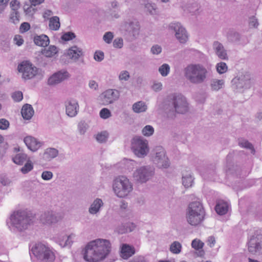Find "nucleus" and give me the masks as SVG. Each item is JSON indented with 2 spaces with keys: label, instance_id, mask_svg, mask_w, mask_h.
Listing matches in <instances>:
<instances>
[{
  "label": "nucleus",
  "instance_id": "nucleus-1",
  "mask_svg": "<svg viewBox=\"0 0 262 262\" xmlns=\"http://www.w3.org/2000/svg\"><path fill=\"white\" fill-rule=\"evenodd\" d=\"M111 251V244L107 239H96L85 247L83 258L88 262H98L105 259Z\"/></svg>",
  "mask_w": 262,
  "mask_h": 262
},
{
  "label": "nucleus",
  "instance_id": "nucleus-2",
  "mask_svg": "<svg viewBox=\"0 0 262 262\" xmlns=\"http://www.w3.org/2000/svg\"><path fill=\"white\" fill-rule=\"evenodd\" d=\"M205 211L202 204L199 201L190 203L186 211V217L187 222L191 226L200 225L205 218Z\"/></svg>",
  "mask_w": 262,
  "mask_h": 262
},
{
  "label": "nucleus",
  "instance_id": "nucleus-3",
  "mask_svg": "<svg viewBox=\"0 0 262 262\" xmlns=\"http://www.w3.org/2000/svg\"><path fill=\"white\" fill-rule=\"evenodd\" d=\"M206 69L200 64H190L184 69V76L190 82L193 83L203 82L207 77Z\"/></svg>",
  "mask_w": 262,
  "mask_h": 262
},
{
  "label": "nucleus",
  "instance_id": "nucleus-4",
  "mask_svg": "<svg viewBox=\"0 0 262 262\" xmlns=\"http://www.w3.org/2000/svg\"><path fill=\"white\" fill-rule=\"evenodd\" d=\"M33 219L32 213L25 210L14 212L10 217L12 224L20 230L27 228L33 223Z\"/></svg>",
  "mask_w": 262,
  "mask_h": 262
},
{
  "label": "nucleus",
  "instance_id": "nucleus-5",
  "mask_svg": "<svg viewBox=\"0 0 262 262\" xmlns=\"http://www.w3.org/2000/svg\"><path fill=\"white\" fill-rule=\"evenodd\" d=\"M32 253L44 262H53L55 255L50 248L41 243L36 244L31 249Z\"/></svg>",
  "mask_w": 262,
  "mask_h": 262
},
{
  "label": "nucleus",
  "instance_id": "nucleus-6",
  "mask_svg": "<svg viewBox=\"0 0 262 262\" xmlns=\"http://www.w3.org/2000/svg\"><path fill=\"white\" fill-rule=\"evenodd\" d=\"M113 189L118 197L123 198L128 195L132 190L133 187L127 178L123 176H120L115 180Z\"/></svg>",
  "mask_w": 262,
  "mask_h": 262
},
{
  "label": "nucleus",
  "instance_id": "nucleus-7",
  "mask_svg": "<svg viewBox=\"0 0 262 262\" xmlns=\"http://www.w3.org/2000/svg\"><path fill=\"white\" fill-rule=\"evenodd\" d=\"M132 148L134 154L138 157H143L148 152L147 141L140 137L133 138L132 142Z\"/></svg>",
  "mask_w": 262,
  "mask_h": 262
},
{
  "label": "nucleus",
  "instance_id": "nucleus-8",
  "mask_svg": "<svg viewBox=\"0 0 262 262\" xmlns=\"http://www.w3.org/2000/svg\"><path fill=\"white\" fill-rule=\"evenodd\" d=\"M17 69L19 72L22 73L23 78L25 79L33 78L38 73V69L27 61L21 62L18 66Z\"/></svg>",
  "mask_w": 262,
  "mask_h": 262
},
{
  "label": "nucleus",
  "instance_id": "nucleus-9",
  "mask_svg": "<svg viewBox=\"0 0 262 262\" xmlns=\"http://www.w3.org/2000/svg\"><path fill=\"white\" fill-rule=\"evenodd\" d=\"M172 103L176 112L184 114L188 111V103L185 98L181 94H176L172 96Z\"/></svg>",
  "mask_w": 262,
  "mask_h": 262
},
{
  "label": "nucleus",
  "instance_id": "nucleus-10",
  "mask_svg": "<svg viewBox=\"0 0 262 262\" xmlns=\"http://www.w3.org/2000/svg\"><path fill=\"white\" fill-rule=\"evenodd\" d=\"M153 173L152 171L149 170L146 167H142L134 173V178L137 181L144 183L146 182Z\"/></svg>",
  "mask_w": 262,
  "mask_h": 262
},
{
  "label": "nucleus",
  "instance_id": "nucleus-11",
  "mask_svg": "<svg viewBox=\"0 0 262 262\" xmlns=\"http://www.w3.org/2000/svg\"><path fill=\"white\" fill-rule=\"evenodd\" d=\"M156 155L155 160L161 168H166L169 165L167 158L165 156V152L163 147H157L156 148Z\"/></svg>",
  "mask_w": 262,
  "mask_h": 262
},
{
  "label": "nucleus",
  "instance_id": "nucleus-12",
  "mask_svg": "<svg viewBox=\"0 0 262 262\" xmlns=\"http://www.w3.org/2000/svg\"><path fill=\"white\" fill-rule=\"evenodd\" d=\"M102 96L103 97V104L107 105L118 100L120 96V93L116 90L109 89L103 92Z\"/></svg>",
  "mask_w": 262,
  "mask_h": 262
},
{
  "label": "nucleus",
  "instance_id": "nucleus-13",
  "mask_svg": "<svg viewBox=\"0 0 262 262\" xmlns=\"http://www.w3.org/2000/svg\"><path fill=\"white\" fill-rule=\"evenodd\" d=\"M170 27L173 29L176 32V36L180 42L185 43L187 40L188 36L186 31L180 24H171Z\"/></svg>",
  "mask_w": 262,
  "mask_h": 262
},
{
  "label": "nucleus",
  "instance_id": "nucleus-14",
  "mask_svg": "<svg viewBox=\"0 0 262 262\" xmlns=\"http://www.w3.org/2000/svg\"><path fill=\"white\" fill-rule=\"evenodd\" d=\"M261 235L255 234L250 239L248 243V250L252 253H255L261 249Z\"/></svg>",
  "mask_w": 262,
  "mask_h": 262
},
{
  "label": "nucleus",
  "instance_id": "nucleus-15",
  "mask_svg": "<svg viewBox=\"0 0 262 262\" xmlns=\"http://www.w3.org/2000/svg\"><path fill=\"white\" fill-rule=\"evenodd\" d=\"M135 253V249L133 246L123 244L120 249V256L124 259H127Z\"/></svg>",
  "mask_w": 262,
  "mask_h": 262
},
{
  "label": "nucleus",
  "instance_id": "nucleus-16",
  "mask_svg": "<svg viewBox=\"0 0 262 262\" xmlns=\"http://www.w3.org/2000/svg\"><path fill=\"white\" fill-rule=\"evenodd\" d=\"M69 77V73L67 72H58L53 74L48 79V83L50 85L57 84Z\"/></svg>",
  "mask_w": 262,
  "mask_h": 262
},
{
  "label": "nucleus",
  "instance_id": "nucleus-17",
  "mask_svg": "<svg viewBox=\"0 0 262 262\" xmlns=\"http://www.w3.org/2000/svg\"><path fill=\"white\" fill-rule=\"evenodd\" d=\"M67 55L69 58L76 60L83 56V51L81 48L74 46L68 50Z\"/></svg>",
  "mask_w": 262,
  "mask_h": 262
},
{
  "label": "nucleus",
  "instance_id": "nucleus-18",
  "mask_svg": "<svg viewBox=\"0 0 262 262\" xmlns=\"http://www.w3.org/2000/svg\"><path fill=\"white\" fill-rule=\"evenodd\" d=\"M24 142L28 148L33 151L37 150L41 146V143L31 136L25 138Z\"/></svg>",
  "mask_w": 262,
  "mask_h": 262
},
{
  "label": "nucleus",
  "instance_id": "nucleus-19",
  "mask_svg": "<svg viewBox=\"0 0 262 262\" xmlns=\"http://www.w3.org/2000/svg\"><path fill=\"white\" fill-rule=\"evenodd\" d=\"M78 108L77 101L74 100H70L66 105V113L70 117H74L77 114Z\"/></svg>",
  "mask_w": 262,
  "mask_h": 262
},
{
  "label": "nucleus",
  "instance_id": "nucleus-20",
  "mask_svg": "<svg viewBox=\"0 0 262 262\" xmlns=\"http://www.w3.org/2000/svg\"><path fill=\"white\" fill-rule=\"evenodd\" d=\"M213 47L215 50L216 54L219 58L222 59H226L227 55L222 44L218 42H214Z\"/></svg>",
  "mask_w": 262,
  "mask_h": 262
},
{
  "label": "nucleus",
  "instance_id": "nucleus-21",
  "mask_svg": "<svg viewBox=\"0 0 262 262\" xmlns=\"http://www.w3.org/2000/svg\"><path fill=\"white\" fill-rule=\"evenodd\" d=\"M21 113L23 117L25 119L28 120L32 117L34 111L31 105L26 104L23 106Z\"/></svg>",
  "mask_w": 262,
  "mask_h": 262
},
{
  "label": "nucleus",
  "instance_id": "nucleus-22",
  "mask_svg": "<svg viewBox=\"0 0 262 262\" xmlns=\"http://www.w3.org/2000/svg\"><path fill=\"white\" fill-rule=\"evenodd\" d=\"M215 209L217 214L224 215L228 210V205L227 202L223 201H219L215 206Z\"/></svg>",
  "mask_w": 262,
  "mask_h": 262
},
{
  "label": "nucleus",
  "instance_id": "nucleus-23",
  "mask_svg": "<svg viewBox=\"0 0 262 262\" xmlns=\"http://www.w3.org/2000/svg\"><path fill=\"white\" fill-rule=\"evenodd\" d=\"M34 41L36 45L44 47L48 46L50 42L49 37L45 35L35 37Z\"/></svg>",
  "mask_w": 262,
  "mask_h": 262
},
{
  "label": "nucleus",
  "instance_id": "nucleus-24",
  "mask_svg": "<svg viewBox=\"0 0 262 262\" xmlns=\"http://www.w3.org/2000/svg\"><path fill=\"white\" fill-rule=\"evenodd\" d=\"M40 220L43 224L49 225L57 221L56 217L53 215L50 212H48L47 213H45L44 214L42 215Z\"/></svg>",
  "mask_w": 262,
  "mask_h": 262
},
{
  "label": "nucleus",
  "instance_id": "nucleus-25",
  "mask_svg": "<svg viewBox=\"0 0 262 262\" xmlns=\"http://www.w3.org/2000/svg\"><path fill=\"white\" fill-rule=\"evenodd\" d=\"M57 52V48L54 46H50L41 50L42 54L47 57H52L56 55Z\"/></svg>",
  "mask_w": 262,
  "mask_h": 262
},
{
  "label": "nucleus",
  "instance_id": "nucleus-26",
  "mask_svg": "<svg viewBox=\"0 0 262 262\" xmlns=\"http://www.w3.org/2000/svg\"><path fill=\"white\" fill-rule=\"evenodd\" d=\"M60 24L59 18L57 16H53L50 18L49 20V27L52 30H57L59 29Z\"/></svg>",
  "mask_w": 262,
  "mask_h": 262
},
{
  "label": "nucleus",
  "instance_id": "nucleus-27",
  "mask_svg": "<svg viewBox=\"0 0 262 262\" xmlns=\"http://www.w3.org/2000/svg\"><path fill=\"white\" fill-rule=\"evenodd\" d=\"M103 203L101 200L97 199L91 205L89 212L92 214L96 213L99 210L100 207L102 205Z\"/></svg>",
  "mask_w": 262,
  "mask_h": 262
},
{
  "label": "nucleus",
  "instance_id": "nucleus-28",
  "mask_svg": "<svg viewBox=\"0 0 262 262\" xmlns=\"http://www.w3.org/2000/svg\"><path fill=\"white\" fill-rule=\"evenodd\" d=\"M182 248L181 244L178 241H174L170 245L169 250L172 253L178 254L180 253Z\"/></svg>",
  "mask_w": 262,
  "mask_h": 262
},
{
  "label": "nucleus",
  "instance_id": "nucleus-29",
  "mask_svg": "<svg viewBox=\"0 0 262 262\" xmlns=\"http://www.w3.org/2000/svg\"><path fill=\"white\" fill-rule=\"evenodd\" d=\"M27 160V155L23 153L18 154L13 158V162L18 165H23Z\"/></svg>",
  "mask_w": 262,
  "mask_h": 262
},
{
  "label": "nucleus",
  "instance_id": "nucleus-30",
  "mask_svg": "<svg viewBox=\"0 0 262 262\" xmlns=\"http://www.w3.org/2000/svg\"><path fill=\"white\" fill-rule=\"evenodd\" d=\"M147 109L146 105L145 103L142 101H139L135 103L133 105V110L136 113H141L145 112Z\"/></svg>",
  "mask_w": 262,
  "mask_h": 262
},
{
  "label": "nucleus",
  "instance_id": "nucleus-31",
  "mask_svg": "<svg viewBox=\"0 0 262 262\" xmlns=\"http://www.w3.org/2000/svg\"><path fill=\"white\" fill-rule=\"evenodd\" d=\"M57 155L58 150L55 148L47 149L45 152V156L47 158H53L56 157Z\"/></svg>",
  "mask_w": 262,
  "mask_h": 262
},
{
  "label": "nucleus",
  "instance_id": "nucleus-32",
  "mask_svg": "<svg viewBox=\"0 0 262 262\" xmlns=\"http://www.w3.org/2000/svg\"><path fill=\"white\" fill-rule=\"evenodd\" d=\"M204 244L199 239L195 238L192 241L191 246L196 250H199L203 248Z\"/></svg>",
  "mask_w": 262,
  "mask_h": 262
},
{
  "label": "nucleus",
  "instance_id": "nucleus-33",
  "mask_svg": "<svg viewBox=\"0 0 262 262\" xmlns=\"http://www.w3.org/2000/svg\"><path fill=\"white\" fill-rule=\"evenodd\" d=\"M170 71V68L168 64H163L162 66H161L159 69V71L160 73L163 76H166L168 75Z\"/></svg>",
  "mask_w": 262,
  "mask_h": 262
},
{
  "label": "nucleus",
  "instance_id": "nucleus-34",
  "mask_svg": "<svg viewBox=\"0 0 262 262\" xmlns=\"http://www.w3.org/2000/svg\"><path fill=\"white\" fill-rule=\"evenodd\" d=\"M33 168V164L31 161L28 160L25 165L21 168V171L23 173H27L31 171Z\"/></svg>",
  "mask_w": 262,
  "mask_h": 262
},
{
  "label": "nucleus",
  "instance_id": "nucleus-35",
  "mask_svg": "<svg viewBox=\"0 0 262 262\" xmlns=\"http://www.w3.org/2000/svg\"><path fill=\"white\" fill-rule=\"evenodd\" d=\"M224 84L223 80H215L211 83V88L213 90H219L222 88Z\"/></svg>",
  "mask_w": 262,
  "mask_h": 262
},
{
  "label": "nucleus",
  "instance_id": "nucleus-36",
  "mask_svg": "<svg viewBox=\"0 0 262 262\" xmlns=\"http://www.w3.org/2000/svg\"><path fill=\"white\" fill-rule=\"evenodd\" d=\"M239 144L242 147H244V148H249V149H251V153H252L253 154L255 153V150H254V149L253 148V146L248 141H247V140H243L242 141H240L239 142Z\"/></svg>",
  "mask_w": 262,
  "mask_h": 262
},
{
  "label": "nucleus",
  "instance_id": "nucleus-37",
  "mask_svg": "<svg viewBox=\"0 0 262 262\" xmlns=\"http://www.w3.org/2000/svg\"><path fill=\"white\" fill-rule=\"evenodd\" d=\"M154 132V128L150 125L145 126L142 129V134L145 136H150Z\"/></svg>",
  "mask_w": 262,
  "mask_h": 262
},
{
  "label": "nucleus",
  "instance_id": "nucleus-38",
  "mask_svg": "<svg viewBox=\"0 0 262 262\" xmlns=\"http://www.w3.org/2000/svg\"><path fill=\"white\" fill-rule=\"evenodd\" d=\"M227 66L225 62H221L216 65L217 71L220 74H223L227 71Z\"/></svg>",
  "mask_w": 262,
  "mask_h": 262
},
{
  "label": "nucleus",
  "instance_id": "nucleus-39",
  "mask_svg": "<svg viewBox=\"0 0 262 262\" xmlns=\"http://www.w3.org/2000/svg\"><path fill=\"white\" fill-rule=\"evenodd\" d=\"M182 181L183 185L186 188L191 186L193 183V179L191 176L183 177Z\"/></svg>",
  "mask_w": 262,
  "mask_h": 262
},
{
  "label": "nucleus",
  "instance_id": "nucleus-40",
  "mask_svg": "<svg viewBox=\"0 0 262 262\" xmlns=\"http://www.w3.org/2000/svg\"><path fill=\"white\" fill-rule=\"evenodd\" d=\"M12 98L14 101L19 102L23 98V95L21 92L16 91L12 94Z\"/></svg>",
  "mask_w": 262,
  "mask_h": 262
},
{
  "label": "nucleus",
  "instance_id": "nucleus-41",
  "mask_svg": "<svg viewBox=\"0 0 262 262\" xmlns=\"http://www.w3.org/2000/svg\"><path fill=\"white\" fill-rule=\"evenodd\" d=\"M107 138V134L106 132H101L97 135L96 139L99 142H105Z\"/></svg>",
  "mask_w": 262,
  "mask_h": 262
},
{
  "label": "nucleus",
  "instance_id": "nucleus-42",
  "mask_svg": "<svg viewBox=\"0 0 262 262\" xmlns=\"http://www.w3.org/2000/svg\"><path fill=\"white\" fill-rule=\"evenodd\" d=\"M75 37L76 36L74 33L68 32L62 35L61 39L64 41H69L74 39Z\"/></svg>",
  "mask_w": 262,
  "mask_h": 262
},
{
  "label": "nucleus",
  "instance_id": "nucleus-43",
  "mask_svg": "<svg viewBox=\"0 0 262 262\" xmlns=\"http://www.w3.org/2000/svg\"><path fill=\"white\" fill-rule=\"evenodd\" d=\"M111 115L110 110L106 108H102L100 112V116L101 118L106 119Z\"/></svg>",
  "mask_w": 262,
  "mask_h": 262
},
{
  "label": "nucleus",
  "instance_id": "nucleus-44",
  "mask_svg": "<svg viewBox=\"0 0 262 262\" xmlns=\"http://www.w3.org/2000/svg\"><path fill=\"white\" fill-rule=\"evenodd\" d=\"M9 126V122L5 119H0V129L5 130L7 129Z\"/></svg>",
  "mask_w": 262,
  "mask_h": 262
},
{
  "label": "nucleus",
  "instance_id": "nucleus-45",
  "mask_svg": "<svg viewBox=\"0 0 262 262\" xmlns=\"http://www.w3.org/2000/svg\"><path fill=\"white\" fill-rule=\"evenodd\" d=\"M113 38V35L111 32H106L103 36L104 40L107 43H111Z\"/></svg>",
  "mask_w": 262,
  "mask_h": 262
},
{
  "label": "nucleus",
  "instance_id": "nucleus-46",
  "mask_svg": "<svg viewBox=\"0 0 262 262\" xmlns=\"http://www.w3.org/2000/svg\"><path fill=\"white\" fill-rule=\"evenodd\" d=\"M53 177L52 172L49 171H45L42 173L41 178L44 180H49Z\"/></svg>",
  "mask_w": 262,
  "mask_h": 262
},
{
  "label": "nucleus",
  "instance_id": "nucleus-47",
  "mask_svg": "<svg viewBox=\"0 0 262 262\" xmlns=\"http://www.w3.org/2000/svg\"><path fill=\"white\" fill-rule=\"evenodd\" d=\"M30 29V25L28 23H23L20 26V31L22 33L28 31Z\"/></svg>",
  "mask_w": 262,
  "mask_h": 262
},
{
  "label": "nucleus",
  "instance_id": "nucleus-48",
  "mask_svg": "<svg viewBox=\"0 0 262 262\" xmlns=\"http://www.w3.org/2000/svg\"><path fill=\"white\" fill-rule=\"evenodd\" d=\"M104 58V54L101 51H96L94 54V59L98 61H101Z\"/></svg>",
  "mask_w": 262,
  "mask_h": 262
},
{
  "label": "nucleus",
  "instance_id": "nucleus-49",
  "mask_svg": "<svg viewBox=\"0 0 262 262\" xmlns=\"http://www.w3.org/2000/svg\"><path fill=\"white\" fill-rule=\"evenodd\" d=\"M113 45L115 48H121L123 46V40L121 38H116L113 42Z\"/></svg>",
  "mask_w": 262,
  "mask_h": 262
},
{
  "label": "nucleus",
  "instance_id": "nucleus-50",
  "mask_svg": "<svg viewBox=\"0 0 262 262\" xmlns=\"http://www.w3.org/2000/svg\"><path fill=\"white\" fill-rule=\"evenodd\" d=\"M14 41L18 46H21L24 42L23 37L19 35H16L14 36Z\"/></svg>",
  "mask_w": 262,
  "mask_h": 262
},
{
  "label": "nucleus",
  "instance_id": "nucleus-51",
  "mask_svg": "<svg viewBox=\"0 0 262 262\" xmlns=\"http://www.w3.org/2000/svg\"><path fill=\"white\" fill-rule=\"evenodd\" d=\"M129 77V73L127 71H123L119 75V78L121 80H127Z\"/></svg>",
  "mask_w": 262,
  "mask_h": 262
},
{
  "label": "nucleus",
  "instance_id": "nucleus-52",
  "mask_svg": "<svg viewBox=\"0 0 262 262\" xmlns=\"http://www.w3.org/2000/svg\"><path fill=\"white\" fill-rule=\"evenodd\" d=\"M9 0H0V13L4 10Z\"/></svg>",
  "mask_w": 262,
  "mask_h": 262
},
{
  "label": "nucleus",
  "instance_id": "nucleus-53",
  "mask_svg": "<svg viewBox=\"0 0 262 262\" xmlns=\"http://www.w3.org/2000/svg\"><path fill=\"white\" fill-rule=\"evenodd\" d=\"M151 51L153 54H159L161 52V48L158 45L153 46L151 48Z\"/></svg>",
  "mask_w": 262,
  "mask_h": 262
},
{
  "label": "nucleus",
  "instance_id": "nucleus-54",
  "mask_svg": "<svg viewBox=\"0 0 262 262\" xmlns=\"http://www.w3.org/2000/svg\"><path fill=\"white\" fill-rule=\"evenodd\" d=\"M162 85L161 83H154L152 86V89L156 91H159L162 89Z\"/></svg>",
  "mask_w": 262,
  "mask_h": 262
},
{
  "label": "nucleus",
  "instance_id": "nucleus-55",
  "mask_svg": "<svg viewBox=\"0 0 262 262\" xmlns=\"http://www.w3.org/2000/svg\"><path fill=\"white\" fill-rule=\"evenodd\" d=\"M89 86L92 89L96 90L98 85L94 80H91L89 82Z\"/></svg>",
  "mask_w": 262,
  "mask_h": 262
},
{
  "label": "nucleus",
  "instance_id": "nucleus-56",
  "mask_svg": "<svg viewBox=\"0 0 262 262\" xmlns=\"http://www.w3.org/2000/svg\"><path fill=\"white\" fill-rule=\"evenodd\" d=\"M45 0H30V3L33 6H36L42 3Z\"/></svg>",
  "mask_w": 262,
  "mask_h": 262
},
{
  "label": "nucleus",
  "instance_id": "nucleus-57",
  "mask_svg": "<svg viewBox=\"0 0 262 262\" xmlns=\"http://www.w3.org/2000/svg\"><path fill=\"white\" fill-rule=\"evenodd\" d=\"M52 14V12L51 10H46L43 14V17L46 19H48L50 16Z\"/></svg>",
  "mask_w": 262,
  "mask_h": 262
},
{
  "label": "nucleus",
  "instance_id": "nucleus-58",
  "mask_svg": "<svg viewBox=\"0 0 262 262\" xmlns=\"http://www.w3.org/2000/svg\"><path fill=\"white\" fill-rule=\"evenodd\" d=\"M250 26L252 27H256L258 26V23L257 20L254 18L252 19V20L250 22Z\"/></svg>",
  "mask_w": 262,
  "mask_h": 262
},
{
  "label": "nucleus",
  "instance_id": "nucleus-59",
  "mask_svg": "<svg viewBox=\"0 0 262 262\" xmlns=\"http://www.w3.org/2000/svg\"><path fill=\"white\" fill-rule=\"evenodd\" d=\"M132 230H133V229H131L130 228H126L124 230L119 231V232L121 233H123L125 232H131Z\"/></svg>",
  "mask_w": 262,
  "mask_h": 262
},
{
  "label": "nucleus",
  "instance_id": "nucleus-60",
  "mask_svg": "<svg viewBox=\"0 0 262 262\" xmlns=\"http://www.w3.org/2000/svg\"><path fill=\"white\" fill-rule=\"evenodd\" d=\"M127 206V203H125V202H122V204L121 205V207L122 208H124V209H125Z\"/></svg>",
  "mask_w": 262,
  "mask_h": 262
},
{
  "label": "nucleus",
  "instance_id": "nucleus-61",
  "mask_svg": "<svg viewBox=\"0 0 262 262\" xmlns=\"http://www.w3.org/2000/svg\"><path fill=\"white\" fill-rule=\"evenodd\" d=\"M4 138L2 136L0 135V143H2L3 142Z\"/></svg>",
  "mask_w": 262,
  "mask_h": 262
},
{
  "label": "nucleus",
  "instance_id": "nucleus-62",
  "mask_svg": "<svg viewBox=\"0 0 262 262\" xmlns=\"http://www.w3.org/2000/svg\"><path fill=\"white\" fill-rule=\"evenodd\" d=\"M129 262H145L144 260H141L140 261H130Z\"/></svg>",
  "mask_w": 262,
  "mask_h": 262
},
{
  "label": "nucleus",
  "instance_id": "nucleus-63",
  "mask_svg": "<svg viewBox=\"0 0 262 262\" xmlns=\"http://www.w3.org/2000/svg\"><path fill=\"white\" fill-rule=\"evenodd\" d=\"M16 2H17V1H12V2H11V4L12 5H13V3H16Z\"/></svg>",
  "mask_w": 262,
  "mask_h": 262
},
{
  "label": "nucleus",
  "instance_id": "nucleus-64",
  "mask_svg": "<svg viewBox=\"0 0 262 262\" xmlns=\"http://www.w3.org/2000/svg\"><path fill=\"white\" fill-rule=\"evenodd\" d=\"M210 239H213V241H214V242H215V241H214V238L213 237H210Z\"/></svg>",
  "mask_w": 262,
  "mask_h": 262
}]
</instances>
